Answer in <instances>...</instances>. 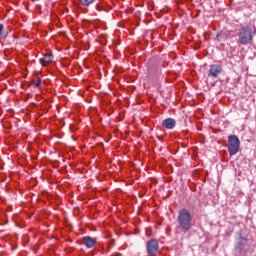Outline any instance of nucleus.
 I'll return each instance as SVG.
<instances>
[{
	"label": "nucleus",
	"mask_w": 256,
	"mask_h": 256,
	"mask_svg": "<svg viewBox=\"0 0 256 256\" xmlns=\"http://www.w3.org/2000/svg\"><path fill=\"white\" fill-rule=\"evenodd\" d=\"M178 229L182 231V233H189L190 229H193V216H191V212L187 209H182L178 213L177 217Z\"/></svg>",
	"instance_id": "1"
},
{
	"label": "nucleus",
	"mask_w": 256,
	"mask_h": 256,
	"mask_svg": "<svg viewBox=\"0 0 256 256\" xmlns=\"http://www.w3.org/2000/svg\"><path fill=\"white\" fill-rule=\"evenodd\" d=\"M234 249L238 255L244 256L251 252V244L249 239L243 236V233L239 232L234 244Z\"/></svg>",
	"instance_id": "2"
},
{
	"label": "nucleus",
	"mask_w": 256,
	"mask_h": 256,
	"mask_svg": "<svg viewBox=\"0 0 256 256\" xmlns=\"http://www.w3.org/2000/svg\"><path fill=\"white\" fill-rule=\"evenodd\" d=\"M236 35L239 45H251L253 43V29L250 26L240 25Z\"/></svg>",
	"instance_id": "3"
},
{
	"label": "nucleus",
	"mask_w": 256,
	"mask_h": 256,
	"mask_svg": "<svg viewBox=\"0 0 256 256\" xmlns=\"http://www.w3.org/2000/svg\"><path fill=\"white\" fill-rule=\"evenodd\" d=\"M239 147H241V141L237 135L228 136V152L231 157L239 153Z\"/></svg>",
	"instance_id": "4"
},
{
	"label": "nucleus",
	"mask_w": 256,
	"mask_h": 256,
	"mask_svg": "<svg viewBox=\"0 0 256 256\" xmlns=\"http://www.w3.org/2000/svg\"><path fill=\"white\" fill-rule=\"evenodd\" d=\"M147 255L155 256L159 253V241L157 239H150L146 242Z\"/></svg>",
	"instance_id": "5"
},
{
	"label": "nucleus",
	"mask_w": 256,
	"mask_h": 256,
	"mask_svg": "<svg viewBox=\"0 0 256 256\" xmlns=\"http://www.w3.org/2000/svg\"><path fill=\"white\" fill-rule=\"evenodd\" d=\"M209 67L208 77L211 79H217L223 73V66L221 64H212Z\"/></svg>",
	"instance_id": "6"
},
{
	"label": "nucleus",
	"mask_w": 256,
	"mask_h": 256,
	"mask_svg": "<svg viewBox=\"0 0 256 256\" xmlns=\"http://www.w3.org/2000/svg\"><path fill=\"white\" fill-rule=\"evenodd\" d=\"M96 243H97V240L91 236H85L83 238V244L85 245V247H87V249H91L95 247Z\"/></svg>",
	"instance_id": "7"
},
{
	"label": "nucleus",
	"mask_w": 256,
	"mask_h": 256,
	"mask_svg": "<svg viewBox=\"0 0 256 256\" xmlns=\"http://www.w3.org/2000/svg\"><path fill=\"white\" fill-rule=\"evenodd\" d=\"M54 56L53 54H45L43 58H40V64L42 67H47V65L53 63Z\"/></svg>",
	"instance_id": "8"
},
{
	"label": "nucleus",
	"mask_w": 256,
	"mask_h": 256,
	"mask_svg": "<svg viewBox=\"0 0 256 256\" xmlns=\"http://www.w3.org/2000/svg\"><path fill=\"white\" fill-rule=\"evenodd\" d=\"M176 125L177 122L173 118H167L162 121V126L165 127V129H174Z\"/></svg>",
	"instance_id": "9"
},
{
	"label": "nucleus",
	"mask_w": 256,
	"mask_h": 256,
	"mask_svg": "<svg viewBox=\"0 0 256 256\" xmlns=\"http://www.w3.org/2000/svg\"><path fill=\"white\" fill-rule=\"evenodd\" d=\"M11 29L9 27L5 28L3 24H0V40H5L9 36Z\"/></svg>",
	"instance_id": "10"
},
{
	"label": "nucleus",
	"mask_w": 256,
	"mask_h": 256,
	"mask_svg": "<svg viewBox=\"0 0 256 256\" xmlns=\"http://www.w3.org/2000/svg\"><path fill=\"white\" fill-rule=\"evenodd\" d=\"M81 5H84V7H89V5H92V3H95V0H79Z\"/></svg>",
	"instance_id": "11"
},
{
	"label": "nucleus",
	"mask_w": 256,
	"mask_h": 256,
	"mask_svg": "<svg viewBox=\"0 0 256 256\" xmlns=\"http://www.w3.org/2000/svg\"><path fill=\"white\" fill-rule=\"evenodd\" d=\"M215 41H219V42L223 41V34H217Z\"/></svg>",
	"instance_id": "12"
},
{
	"label": "nucleus",
	"mask_w": 256,
	"mask_h": 256,
	"mask_svg": "<svg viewBox=\"0 0 256 256\" xmlns=\"http://www.w3.org/2000/svg\"><path fill=\"white\" fill-rule=\"evenodd\" d=\"M34 87H37V88L41 87V78L37 79V83L34 84Z\"/></svg>",
	"instance_id": "13"
},
{
	"label": "nucleus",
	"mask_w": 256,
	"mask_h": 256,
	"mask_svg": "<svg viewBox=\"0 0 256 256\" xmlns=\"http://www.w3.org/2000/svg\"><path fill=\"white\" fill-rule=\"evenodd\" d=\"M96 9H97L98 11H101V6H100L99 4H96Z\"/></svg>",
	"instance_id": "14"
}]
</instances>
